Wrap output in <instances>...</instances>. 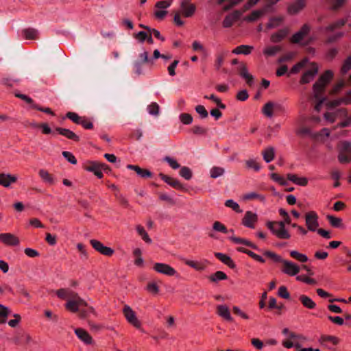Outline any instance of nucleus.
<instances>
[{
    "label": "nucleus",
    "mask_w": 351,
    "mask_h": 351,
    "mask_svg": "<svg viewBox=\"0 0 351 351\" xmlns=\"http://www.w3.org/2000/svg\"><path fill=\"white\" fill-rule=\"evenodd\" d=\"M263 256L267 258H269L273 261L274 263H281L283 264V268L282 269V272L286 274L289 276H293L298 274L300 271V267L295 263L283 259L280 255L276 253L269 251L265 250L263 253Z\"/></svg>",
    "instance_id": "f257e3e1"
},
{
    "label": "nucleus",
    "mask_w": 351,
    "mask_h": 351,
    "mask_svg": "<svg viewBox=\"0 0 351 351\" xmlns=\"http://www.w3.org/2000/svg\"><path fill=\"white\" fill-rule=\"evenodd\" d=\"M123 313L129 324H130L134 328L139 329L143 332H145L144 330L141 328V322L137 318L136 313L130 306L126 304L124 306L123 308Z\"/></svg>",
    "instance_id": "f03ea898"
},
{
    "label": "nucleus",
    "mask_w": 351,
    "mask_h": 351,
    "mask_svg": "<svg viewBox=\"0 0 351 351\" xmlns=\"http://www.w3.org/2000/svg\"><path fill=\"white\" fill-rule=\"evenodd\" d=\"M337 158L341 164H348L351 162V143L348 141L341 143Z\"/></svg>",
    "instance_id": "7ed1b4c3"
},
{
    "label": "nucleus",
    "mask_w": 351,
    "mask_h": 351,
    "mask_svg": "<svg viewBox=\"0 0 351 351\" xmlns=\"http://www.w3.org/2000/svg\"><path fill=\"white\" fill-rule=\"evenodd\" d=\"M305 224L308 231L317 232L319 229V217L315 211H309L304 215Z\"/></svg>",
    "instance_id": "20e7f679"
},
{
    "label": "nucleus",
    "mask_w": 351,
    "mask_h": 351,
    "mask_svg": "<svg viewBox=\"0 0 351 351\" xmlns=\"http://www.w3.org/2000/svg\"><path fill=\"white\" fill-rule=\"evenodd\" d=\"M85 171L93 173L98 179H101L104 174L101 169V162L97 160H87L83 165Z\"/></svg>",
    "instance_id": "39448f33"
},
{
    "label": "nucleus",
    "mask_w": 351,
    "mask_h": 351,
    "mask_svg": "<svg viewBox=\"0 0 351 351\" xmlns=\"http://www.w3.org/2000/svg\"><path fill=\"white\" fill-rule=\"evenodd\" d=\"M311 69L306 71L301 76L300 84L303 85L312 81L318 73V66L316 62H311Z\"/></svg>",
    "instance_id": "423d86ee"
},
{
    "label": "nucleus",
    "mask_w": 351,
    "mask_h": 351,
    "mask_svg": "<svg viewBox=\"0 0 351 351\" xmlns=\"http://www.w3.org/2000/svg\"><path fill=\"white\" fill-rule=\"evenodd\" d=\"M90 243L95 250L102 255L110 257L114 253V250L112 248L104 245V244L98 240L91 239L90 240Z\"/></svg>",
    "instance_id": "0eeeda50"
},
{
    "label": "nucleus",
    "mask_w": 351,
    "mask_h": 351,
    "mask_svg": "<svg viewBox=\"0 0 351 351\" xmlns=\"http://www.w3.org/2000/svg\"><path fill=\"white\" fill-rule=\"evenodd\" d=\"M153 269L156 272L167 276H173L177 274L174 268L166 263H156L153 266Z\"/></svg>",
    "instance_id": "6e6552de"
},
{
    "label": "nucleus",
    "mask_w": 351,
    "mask_h": 351,
    "mask_svg": "<svg viewBox=\"0 0 351 351\" xmlns=\"http://www.w3.org/2000/svg\"><path fill=\"white\" fill-rule=\"evenodd\" d=\"M158 176L165 183H167L171 187L177 190H180L185 192L188 191L185 188V186L182 183H180V182L177 179H175L169 176L164 174L163 173H160Z\"/></svg>",
    "instance_id": "1a4fd4ad"
},
{
    "label": "nucleus",
    "mask_w": 351,
    "mask_h": 351,
    "mask_svg": "<svg viewBox=\"0 0 351 351\" xmlns=\"http://www.w3.org/2000/svg\"><path fill=\"white\" fill-rule=\"evenodd\" d=\"M310 30L311 27L309 25H303L300 29L292 36L291 38V43L293 44H299L306 36L308 35Z\"/></svg>",
    "instance_id": "9d476101"
},
{
    "label": "nucleus",
    "mask_w": 351,
    "mask_h": 351,
    "mask_svg": "<svg viewBox=\"0 0 351 351\" xmlns=\"http://www.w3.org/2000/svg\"><path fill=\"white\" fill-rule=\"evenodd\" d=\"M0 242L8 246H17L20 243V240L12 233H1L0 234Z\"/></svg>",
    "instance_id": "9b49d317"
},
{
    "label": "nucleus",
    "mask_w": 351,
    "mask_h": 351,
    "mask_svg": "<svg viewBox=\"0 0 351 351\" xmlns=\"http://www.w3.org/2000/svg\"><path fill=\"white\" fill-rule=\"evenodd\" d=\"M82 306H88L87 302L82 298L70 300L65 304V308L70 312L76 313Z\"/></svg>",
    "instance_id": "f8f14e48"
},
{
    "label": "nucleus",
    "mask_w": 351,
    "mask_h": 351,
    "mask_svg": "<svg viewBox=\"0 0 351 351\" xmlns=\"http://www.w3.org/2000/svg\"><path fill=\"white\" fill-rule=\"evenodd\" d=\"M274 109L283 111L284 107L280 104H274L272 101H268L263 106L261 111L265 116L271 118L273 116Z\"/></svg>",
    "instance_id": "ddd939ff"
},
{
    "label": "nucleus",
    "mask_w": 351,
    "mask_h": 351,
    "mask_svg": "<svg viewBox=\"0 0 351 351\" xmlns=\"http://www.w3.org/2000/svg\"><path fill=\"white\" fill-rule=\"evenodd\" d=\"M319 343L328 348L330 349V348L328 346V343H331L333 346H337L339 343L340 339L339 337L333 335H322L318 340Z\"/></svg>",
    "instance_id": "4468645a"
},
{
    "label": "nucleus",
    "mask_w": 351,
    "mask_h": 351,
    "mask_svg": "<svg viewBox=\"0 0 351 351\" xmlns=\"http://www.w3.org/2000/svg\"><path fill=\"white\" fill-rule=\"evenodd\" d=\"M258 221V216L252 211H247L242 219L241 223L247 228H254V223Z\"/></svg>",
    "instance_id": "2eb2a0df"
},
{
    "label": "nucleus",
    "mask_w": 351,
    "mask_h": 351,
    "mask_svg": "<svg viewBox=\"0 0 351 351\" xmlns=\"http://www.w3.org/2000/svg\"><path fill=\"white\" fill-rule=\"evenodd\" d=\"M239 75L243 79L245 80L246 84L249 86H252L254 84V77L248 72V69L245 63L242 62L239 70Z\"/></svg>",
    "instance_id": "dca6fc26"
},
{
    "label": "nucleus",
    "mask_w": 351,
    "mask_h": 351,
    "mask_svg": "<svg viewBox=\"0 0 351 351\" xmlns=\"http://www.w3.org/2000/svg\"><path fill=\"white\" fill-rule=\"evenodd\" d=\"M306 6L305 0H294L287 8V12L289 14L294 15L300 12Z\"/></svg>",
    "instance_id": "f3484780"
},
{
    "label": "nucleus",
    "mask_w": 351,
    "mask_h": 351,
    "mask_svg": "<svg viewBox=\"0 0 351 351\" xmlns=\"http://www.w3.org/2000/svg\"><path fill=\"white\" fill-rule=\"evenodd\" d=\"M128 169L133 170L141 178H149L153 176V173L147 169H143L138 165H128Z\"/></svg>",
    "instance_id": "a211bd4d"
},
{
    "label": "nucleus",
    "mask_w": 351,
    "mask_h": 351,
    "mask_svg": "<svg viewBox=\"0 0 351 351\" xmlns=\"http://www.w3.org/2000/svg\"><path fill=\"white\" fill-rule=\"evenodd\" d=\"M75 333L85 344L91 345L93 343V337L86 330L82 328H77L75 330Z\"/></svg>",
    "instance_id": "6ab92c4d"
},
{
    "label": "nucleus",
    "mask_w": 351,
    "mask_h": 351,
    "mask_svg": "<svg viewBox=\"0 0 351 351\" xmlns=\"http://www.w3.org/2000/svg\"><path fill=\"white\" fill-rule=\"evenodd\" d=\"M333 77V71L331 70H326L322 75H320L315 82L325 87H327V86L332 81Z\"/></svg>",
    "instance_id": "aec40b11"
},
{
    "label": "nucleus",
    "mask_w": 351,
    "mask_h": 351,
    "mask_svg": "<svg viewBox=\"0 0 351 351\" xmlns=\"http://www.w3.org/2000/svg\"><path fill=\"white\" fill-rule=\"evenodd\" d=\"M217 313L227 322H232L234 320L231 316L230 309L226 305H218L217 306Z\"/></svg>",
    "instance_id": "412c9836"
},
{
    "label": "nucleus",
    "mask_w": 351,
    "mask_h": 351,
    "mask_svg": "<svg viewBox=\"0 0 351 351\" xmlns=\"http://www.w3.org/2000/svg\"><path fill=\"white\" fill-rule=\"evenodd\" d=\"M17 181V177L10 173H0V185L9 187L12 183Z\"/></svg>",
    "instance_id": "4be33fe9"
},
{
    "label": "nucleus",
    "mask_w": 351,
    "mask_h": 351,
    "mask_svg": "<svg viewBox=\"0 0 351 351\" xmlns=\"http://www.w3.org/2000/svg\"><path fill=\"white\" fill-rule=\"evenodd\" d=\"M55 131L58 132L59 134L62 135L69 139L73 140L75 142L80 141V137L69 129L56 127L55 128Z\"/></svg>",
    "instance_id": "5701e85b"
},
{
    "label": "nucleus",
    "mask_w": 351,
    "mask_h": 351,
    "mask_svg": "<svg viewBox=\"0 0 351 351\" xmlns=\"http://www.w3.org/2000/svg\"><path fill=\"white\" fill-rule=\"evenodd\" d=\"M215 256L230 269H234L237 267L235 263L228 255L221 252H215Z\"/></svg>",
    "instance_id": "b1692460"
},
{
    "label": "nucleus",
    "mask_w": 351,
    "mask_h": 351,
    "mask_svg": "<svg viewBox=\"0 0 351 351\" xmlns=\"http://www.w3.org/2000/svg\"><path fill=\"white\" fill-rule=\"evenodd\" d=\"M287 178L294 184L305 186L308 184V179L306 177H298L296 174L288 173Z\"/></svg>",
    "instance_id": "393cba45"
},
{
    "label": "nucleus",
    "mask_w": 351,
    "mask_h": 351,
    "mask_svg": "<svg viewBox=\"0 0 351 351\" xmlns=\"http://www.w3.org/2000/svg\"><path fill=\"white\" fill-rule=\"evenodd\" d=\"M275 223L279 227L277 233L280 234V239H289L291 238V234L285 228L286 223L283 221H275Z\"/></svg>",
    "instance_id": "a878e982"
},
{
    "label": "nucleus",
    "mask_w": 351,
    "mask_h": 351,
    "mask_svg": "<svg viewBox=\"0 0 351 351\" xmlns=\"http://www.w3.org/2000/svg\"><path fill=\"white\" fill-rule=\"evenodd\" d=\"M326 219L328 221L330 225L335 228L344 229L345 226L343 223V220L340 217H337L333 215H328Z\"/></svg>",
    "instance_id": "bb28decb"
},
{
    "label": "nucleus",
    "mask_w": 351,
    "mask_h": 351,
    "mask_svg": "<svg viewBox=\"0 0 351 351\" xmlns=\"http://www.w3.org/2000/svg\"><path fill=\"white\" fill-rule=\"evenodd\" d=\"M237 250L239 252H242V253L247 254L250 257H251L252 258H253L254 260H255L259 263H265V260L261 256L254 253V252H252L248 249H246L243 247H239L237 248Z\"/></svg>",
    "instance_id": "cd10ccee"
},
{
    "label": "nucleus",
    "mask_w": 351,
    "mask_h": 351,
    "mask_svg": "<svg viewBox=\"0 0 351 351\" xmlns=\"http://www.w3.org/2000/svg\"><path fill=\"white\" fill-rule=\"evenodd\" d=\"M237 250L239 252H242V253L247 254L250 257H251L252 258H253L254 260H255L259 263H265V260L261 256L254 253V252H252L248 249H246L243 247H239L237 248Z\"/></svg>",
    "instance_id": "c85d7f7f"
},
{
    "label": "nucleus",
    "mask_w": 351,
    "mask_h": 351,
    "mask_svg": "<svg viewBox=\"0 0 351 351\" xmlns=\"http://www.w3.org/2000/svg\"><path fill=\"white\" fill-rule=\"evenodd\" d=\"M229 239H230V240L231 241H232L233 243H234L236 244H243V245L248 246V247H251V248H252L254 250H258V246L256 245H255L254 243H253L250 241L247 240L245 239H243V238H240V237H234V236H232Z\"/></svg>",
    "instance_id": "c756f323"
},
{
    "label": "nucleus",
    "mask_w": 351,
    "mask_h": 351,
    "mask_svg": "<svg viewBox=\"0 0 351 351\" xmlns=\"http://www.w3.org/2000/svg\"><path fill=\"white\" fill-rule=\"evenodd\" d=\"M299 300L302 304L308 309H314L316 306L315 302L306 295H300Z\"/></svg>",
    "instance_id": "7c9ffc66"
},
{
    "label": "nucleus",
    "mask_w": 351,
    "mask_h": 351,
    "mask_svg": "<svg viewBox=\"0 0 351 351\" xmlns=\"http://www.w3.org/2000/svg\"><path fill=\"white\" fill-rule=\"evenodd\" d=\"M38 175L45 183L53 185L55 183L53 176L45 169H40Z\"/></svg>",
    "instance_id": "2f4dec72"
},
{
    "label": "nucleus",
    "mask_w": 351,
    "mask_h": 351,
    "mask_svg": "<svg viewBox=\"0 0 351 351\" xmlns=\"http://www.w3.org/2000/svg\"><path fill=\"white\" fill-rule=\"evenodd\" d=\"M210 282L217 283L219 280L228 279V276L222 271H217L208 277Z\"/></svg>",
    "instance_id": "473e14b6"
},
{
    "label": "nucleus",
    "mask_w": 351,
    "mask_h": 351,
    "mask_svg": "<svg viewBox=\"0 0 351 351\" xmlns=\"http://www.w3.org/2000/svg\"><path fill=\"white\" fill-rule=\"evenodd\" d=\"M326 88V87L315 82L312 87L314 98L324 97L323 94L325 93Z\"/></svg>",
    "instance_id": "72a5a7b5"
},
{
    "label": "nucleus",
    "mask_w": 351,
    "mask_h": 351,
    "mask_svg": "<svg viewBox=\"0 0 351 351\" xmlns=\"http://www.w3.org/2000/svg\"><path fill=\"white\" fill-rule=\"evenodd\" d=\"M135 38L141 43H143L144 41H147L149 43H153V38H152V35H149V31H141L137 33L135 35Z\"/></svg>",
    "instance_id": "f704fd0d"
},
{
    "label": "nucleus",
    "mask_w": 351,
    "mask_h": 351,
    "mask_svg": "<svg viewBox=\"0 0 351 351\" xmlns=\"http://www.w3.org/2000/svg\"><path fill=\"white\" fill-rule=\"evenodd\" d=\"M254 47L252 45H239L232 50V53L235 54H244L248 55L251 53Z\"/></svg>",
    "instance_id": "c9c22d12"
},
{
    "label": "nucleus",
    "mask_w": 351,
    "mask_h": 351,
    "mask_svg": "<svg viewBox=\"0 0 351 351\" xmlns=\"http://www.w3.org/2000/svg\"><path fill=\"white\" fill-rule=\"evenodd\" d=\"M308 62V58L305 57L301 61L294 64L289 71V74H297L300 72L301 69L304 67Z\"/></svg>",
    "instance_id": "e433bc0d"
},
{
    "label": "nucleus",
    "mask_w": 351,
    "mask_h": 351,
    "mask_svg": "<svg viewBox=\"0 0 351 351\" xmlns=\"http://www.w3.org/2000/svg\"><path fill=\"white\" fill-rule=\"evenodd\" d=\"M264 160L269 163L274 159L275 150L273 147H269L263 152Z\"/></svg>",
    "instance_id": "4c0bfd02"
},
{
    "label": "nucleus",
    "mask_w": 351,
    "mask_h": 351,
    "mask_svg": "<svg viewBox=\"0 0 351 351\" xmlns=\"http://www.w3.org/2000/svg\"><path fill=\"white\" fill-rule=\"evenodd\" d=\"M289 33L288 29H282L271 36V40L274 43L281 41Z\"/></svg>",
    "instance_id": "58836bf2"
},
{
    "label": "nucleus",
    "mask_w": 351,
    "mask_h": 351,
    "mask_svg": "<svg viewBox=\"0 0 351 351\" xmlns=\"http://www.w3.org/2000/svg\"><path fill=\"white\" fill-rule=\"evenodd\" d=\"M23 36L27 40H36L38 38V32L35 29L28 28L23 30Z\"/></svg>",
    "instance_id": "ea45409f"
},
{
    "label": "nucleus",
    "mask_w": 351,
    "mask_h": 351,
    "mask_svg": "<svg viewBox=\"0 0 351 351\" xmlns=\"http://www.w3.org/2000/svg\"><path fill=\"white\" fill-rule=\"evenodd\" d=\"M10 313V308L0 304V324H5L6 322L7 318Z\"/></svg>",
    "instance_id": "a19ab883"
},
{
    "label": "nucleus",
    "mask_w": 351,
    "mask_h": 351,
    "mask_svg": "<svg viewBox=\"0 0 351 351\" xmlns=\"http://www.w3.org/2000/svg\"><path fill=\"white\" fill-rule=\"evenodd\" d=\"M282 48L280 45H274L273 47H267L263 50V53L266 56H274L278 52L282 51Z\"/></svg>",
    "instance_id": "79ce46f5"
},
{
    "label": "nucleus",
    "mask_w": 351,
    "mask_h": 351,
    "mask_svg": "<svg viewBox=\"0 0 351 351\" xmlns=\"http://www.w3.org/2000/svg\"><path fill=\"white\" fill-rule=\"evenodd\" d=\"M136 230L138 233V234L142 237V239L147 243H152V241L149 238L147 232L145 231V228L141 226L138 225L136 226Z\"/></svg>",
    "instance_id": "37998d69"
},
{
    "label": "nucleus",
    "mask_w": 351,
    "mask_h": 351,
    "mask_svg": "<svg viewBox=\"0 0 351 351\" xmlns=\"http://www.w3.org/2000/svg\"><path fill=\"white\" fill-rule=\"evenodd\" d=\"M184 262L186 265L195 269L197 271H202L205 269V266L202 263L197 261L185 259Z\"/></svg>",
    "instance_id": "c03bdc74"
},
{
    "label": "nucleus",
    "mask_w": 351,
    "mask_h": 351,
    "mask_svg": "<svg viewBox=\"0 0 351 351\" xmlns=\"http://www.w3.org/2000/svg\"><path fill=\"white\" fill-rule=\"evenodd\" d=\"M142 27L146 29V30L149 31V35H152V38L154 36L159 42H165L167 40L163 36H162L158 30L155 29H151L148 27H145L143 25H141Z\"/></svg>",
    "instance_id": "a18cd8bd"
},
{
    "label": "nucleus",
    "mask_w": 351,
    "mask_h": 351,
    "mask_svg": "<svg viewBox=\"0 0 351 351\" xmlns=\"http://www.w3.org/2000/svg\"><path fill=\"white\" fill-rule=\"evenodd\" d=\"M290 256L301 263H306L308 259L306 255L301 254L295 250L291 251Z\"/></svg>",
    "instance_id": "49530a36"
},
{
    "label": "nucleus",
    "mask_w": 351,
    "mask_h": 351,
    "mask_svg": "<svg viewBox=\"0 0 351 351\" xmlns=\"http://www.w3.org/2000/svg\"><path fill=\"white\" fill-rule=\"evenodd\" d=\"M224 204L226 207L231 208L237 213H241L243 212V210L240 208L239 204H237L232 199L226 200Z\"/></svg>",
    "instance_id": "de8ad7c7"
},
{
    "label": "nucleus",
    "mask_w": 351,
    "mask_h": 351,
    "mask_svg": "<svg viewBox=\"0 0 351 351\" xmlns=\"http://www.w3.org/2000/svg\"><path fill=\"white\" fill-rule=\"evenodd\" d=\"M297 52L296 51H289L283 56H280L278 60V63L285 62L290 61L294 58L295 56H296Z\"/></svg>",
    "instance_id": "09e8293b"
},
{
    "label": "nucleus",
    "mask_w": 351,
    "mask_h": 351,
    "mask_svg": "<svg viewBox=\"0 0 351 351\" xmlns=\"http://www.w3.org/2000/svg\"><path fill=\"white\" fill-rule=\"evenodd\" d=\"M263 14V11L254 10L250 15L245 16V20L247 21H254L260 18Z\"/></svg>",
    "instance_id": "8fccbe9b"
},
{
    "label": "nucleus",
    "mask_w": 351,
    "mask_h": 351,
    "mask_svg": "<svg viewBox=\"0 0 351 351\" xmlns=\"http://www.w3.org/2000/svg\"><path fill=\"white\" fill-rule=\"evenodd\" d=\"M180 175L186 180H191L193 176L191 170L187 167H181Z\"/></svg>",
    "instance_id": "3c124183"
},
{
    "label": "nucleus",
    "mask_w": 351,
    "mask_h": 351,
    "mask_svg": "<svg viewBox=\"0 0 351 351\" xmlns=\"http://www.w3.org/2000/svg\"><path fill=\"white\" fill-rule=\"evenodd\" d=\"M225 172V170L222 167H213L210 169V177L212 178H217L219 176H222Z\"/></svg>",
    "instance_id": "603ef678"
},
{
    "label": "nucleus",
    "mask_w": 351,
    "mask_h": 351,
    "mask_svg": "<svg viewBox=\"0 0 351 351\" xmlns=\"http://www.w3.org/2000/svg\"><path fill=\"white\" fill-rule=\"evenodd\" d=\"M351 69V56H348L343 62L341 68L342 74L347 73Z\"/></svg>",
    "instance_id": "864d4df0"
},
{
    "label": "nucleus",
    "mask_w": 351,
    "mask_h": 351,
    "mask_svg": "<svg viewBox=\"0 0 351 351\" xmlns=\"http://www.w3.org/2000/svg\"><path fill=\"white\" fill-rule=\"evenodd\" d=\"M247 168L252 169L255 171H258L261 169L260 164L255 160L250 159L245 162Z\"/></svg>",
    "instance_id": "5fc2aeb1"
},
{
    "label": "nucleus",
    "mask_w": 351,
    "mask_h": 351,
    "mask_svg": "<svg viewBox=\"0 0 351 351\" xmlns=\"http://www.w3.org/2000/svg\"><path fill=\"white\" fill-rule=\"evenodd\" d=\"M204 98L212 100L221 109H225L226 108V105L223 104L221 102V100L219 98L217 97L214 94H212L210 96L205 95Z\"/></svg>",
    "instance_id": "6e6d98bb"
},
{
    "label": "nucleus",
    "mask_w": 351,
    "mask_h": 351,
    "mask_svg": "<svg viewBox=\"0 0 351 351\" xmlns=\"http://www.w3.org/2000/svg\"><path fill=\"white\" fill-rule=\"evenodd\" d=\"M213 228L215 231L220 232L224 234H226L228 232L226 226L217 221L214 222L213 225Z\"/></svg>",
    "instance_id": "4d7b16f0"
},
{
    "label": "nucleus",
    "mask_w": 351,
    "mask_h": 351,
    "mask_svg": "<svg viewBox=\"0 0 351 351\" xmlns=\"http://www.w3.org/2000/svg\"><path fill=\"white\" fill-rule=\"evenodd\" d=\"M265 226L274 235L280 239V234L276 233L278 232V229L276 228V225L275 221H268L266 222Z\"/></svg>",
    "instance_id": "13d9d810"
},
{
    "label": "nucleus",
    "mask_w": 351,
    "mask_h": 351,
    "mask_svg": "<svg viewBox=\"0 0 351 351\" xmlns=\"http://www.w3.org/2000/svg\"><path fill=\"white\" fill-rule=\"evenodd\" d=\"M62 154L63 157L71 164H72V165L77 164V159L75 158V156L72 153L67 152V151H64V152H62Z\"/></svg>",
    "instance_id": "bf43d9fd"
},
{
    "label": "nucleus",
    "mask_w": 351,
    "mask_h": 351,
    "mask_svg": "<svg viewBox=\"0 0 351 351\" xmlns=\"http://www.w3.org/2000/svg\"><path fill=\"white\" fill-rule=\"evenodd\" d=\"M278 295L283 299H290V293L285 286H280L278 289Z\"/></svg>",
    "instance_id": "052dcab7"
},
{
    "label": "nucleus",
    "mask_w": 351,
    "mask_h": 351,
    "mask_svg": "<svg viewBox=\"0 0 351 351\" xmlns=\"http://www.w3.org/2000/svg\"><path fill=\"white\" fill-rule=\"evenodd\" d=\"M163 160L167 162L173 169H177L180 167V165L177 160L170 156H167Z\"/></svg>",
    "instance_id": "680f3d73"
},
{
    "label": "nucleus",
    "mask_w": 351,
    "mask_h": 351,
    "mask_svg": "<svg viewBox=\"0 0 351 351\" xmlns=\"http://www.w3.org/2000/svg\"><path fill=\"white\" fill-rule=\"evenodd\" d=\"M180 121L184 125H189L193 122V117L189 113H182L180 115Z\"/></svg>",
    "instance_id": "e2e57ef3"
},
{
    "label": "nucleus",
    "mask_w": 351,
    "mask_h": 351,
    "mask_svg": "<svg viewBox=\"0 0 351 351\" xmlns=\"http://www.w3.org/2000/svg\"><path fill=\"white\" fill-rule=\"evenodd\" d=\"M66 117L71 119L73 123L79 124L82 117H80L77 113L73 112H68L66 114Z\"/></svg>",
    "instance_id": "0e129e2a"
},
{
    "label": "nucleus",
    "mask_w": 351,
    "mask_h": 351,
    "mask_svg": "<svg viewBox=\"0 0 351 351\" xmlns=\"http://www.w3.org/2000/svg\"><path fill=\"white\" fill-rule=\"evenodd\" d=\"M182 10L184 16L190 17L194 14L195 11V6L194 4H191L190 5L185 7L184 8H182Z\"/></svg>",
    "instance_id": "69168bd1"
},
{
    "label": "nucleus",
    "mask_w": 351,
    "mask_h": 351,
    "mask_svg": "<svg viewBox=\"0 0 351 351\" xmlns=\"http://www.w3.org/2000/svg\"><path fill=\"white\" fill-rule=\"evenodd\" d=\"M191 131L195 135H206L208 130L199 125H194L191 128Z\"/></svg>",
    "instance_id": "338daca9"
},
{
    "label": "nucleus",
    "mask_w": 351,
    "mask_h": 351,
    "mask_svg": "<svg viewBox=\"0 0 351 351\" xmlns=\"http://www.w3.org/2000/svg\"><path fill=\"white\" fill-rule=\"evenodd\" d=\"M271 178L274 181L277 182L281 186H286L288 184V182L284 179L283 177L279 176L278 173H273L271 174Z\"/></svg>",
    "instance_id": "774afa93"
}]
</instances>
